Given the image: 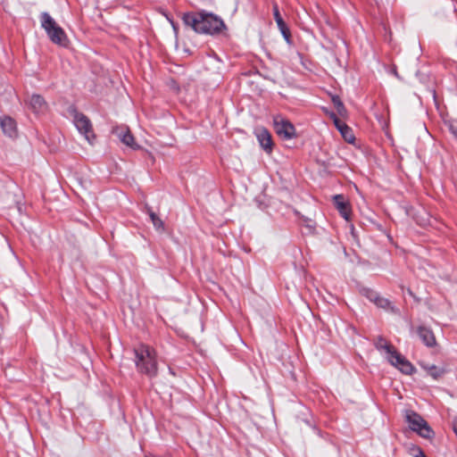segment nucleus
Returning a JSON list of instances; mask_svg holds the SVG:
<instances>
[{
	"instance_id": "nucleus-1",
	"label": "nucleus",
	"mask_w": 457,
	"mask_h": 457,
	"mask_svg": "<svg viewBox=\"0 0 457 457\" xmlns=\"http://www.w3.org/2000/svg\"><path fill=\"white\" fill-rule=\"evenodd\" d=\"M181 20L186 27L198 34L215 36L227 29L220 17L204 10L185 12Z\"/></svg>"
},
{
	"instance_id": "nucleus-2",
	"label": "nucleus",
	"mask_w": 457,
	"mask_h": 457,
	"mask_svg": "<svg viewBox=\"0 0 457 457\" xmlns=\"http://www.w3.org/2000/svg\"><path fill=\"white\" fill-rule=\"evenodd\" d=\"M137 370L152 378L158 374L156 352L146 345H140L134 349Z\"/></svg>"
},
{
	"instance_id": "nucleus-3",
	"label": "nucleus",
	"mask_w": 457,
	"mask_h": 457,
	"mask_svg": "<svg viewBox=\"0 0 457 457\" xmlns=\"http://www.w3.org/2000/svg\"><path fill=\"white\" fill-rule=\"evenodd\" d=\"M41 27L46 32L49 39L55 45L66 47L69 45L68 37L48 12H42L40 15Z\"/></svg>"
},
{
	"instance_id": "nucleus-4",
	"label": "nucleus",
	"mask_w": 457,
	"mask_h": 457,
	"mask_svg": "<svg viewBox=\"0 0 457 457\" xmlns=\"http://www.w3.org/2000/svg\"><path fill=\"white\" fill-rule=\"evenodd\" d=\"M404 418L409 424V428L419 434L423 438L431 439L435 432L428 423L416 411L411 410L405 411Z\"/></svg>"
},
{
	"instance_id": "nucleus-5",
	"label": "nucleus",
	"mask_w": 457,
	"mask_h": 457,
	"mask_svg": "<svg viewBox=\"0 0 457 457\" xmlns=\"http://www.w3.org/2000/svg\"><path fill=\"white\" fill-rule=\"evenodd\" d=\"M69 112L72 115L73 122L78 130L91 143V139L95 138V134L90 120L82 112H79L75 106H71Z\"/></svg>"
},
{
	"instance_id": "nucleus-6",
	"label": "nucleus",
	"mask_w": 457,
	"mask_h": 457,
	"mask_svg": "<svg viewBox=\"0 0 457 457\" xmlns=\"http://www.w3.org/2000/svg\"><path fill=\"white\" fill-rule=\"evenodd\" d=\"M274 129L276 133L284 139H292L295 137V128L287 119L281 115H277L273 119Z\"/></svg>"
},
{
	"instance_id": "nucleus-7",
	"label": "nucleus",
	"mask_w": 457,
	"mask_h": 457,
	"mask_svg": "<svg viewBox=\"0 0 457 457\" xmlns=\"http://www.w3.org/2000/svg\"><path fill=\"white\" fill-rule=\"evenodd\" d=\"M387 360L403 374L411 375L415 370L413 365L396 350L393 352L391 356H387Z\"/></svg>"
},
{
	"instance_id": "nucleus-8",
	"label": "nucleus",
	"mask_w": 457,
	"mask_h": 457,
	"mask_svg": "<svg viewBox=\"0 0 457 457\" xmlns=\"http://www.w3.org/2000/svg\"><path fill=\"white\" fill-rule=\"evenodd\" d=\"M416 333L426 346L434 347L436 345L435 334L430 328L424 325L418 326Z\"/></svg>"
},
{
	"instance_id": "nucleus-9",
	"label": "nucleus",
	"mask_w": 457,
	"mask_h": 457,
	"mask_svg": "<svg viewBox=\"0 0 457 457\" xmlns=\"http://www.w3.org/2000/svg\"><path fill=\"white\" fill-rule=\"evenodd\" d=\"M255 134L261 147L266 153L270 154L273 149V143L271 135L269 130L265 128H261L256 130Z\"/></svg>"
},
{
	"instance_id": "nucleus-10",
	"label": "nucleus",
	"mask_w": 457,
	"mask_h": 457,
	"mask_svg": "<svg viewBox=\"0 0 457 457\" xmlns=\"http://www.w3.org/2000/svg\"><path fill=\"white\" fill-rule=\"evenodd\" d=\"M115 133L117 137L120 138V140L126 145L127 146H129L130 148L136 150L138 149L140 146L135 142V137L131 134L130 130L126 128H119L115 130Z\"/></svg>"
},
{
	"instance_id": "nucleus-11",
	"label": "nucleus",
	"mask_w": 457,
	"mask_h": 457,
	"mask_svg": "<svg viewBox=\"0 0 457 457\" xmlns=\"http://www.w3.org/2000/svg\"><path fill=\"white\" fill-rule=\"evenodd\" d=\"M334 204L341 216L349 220L351 218V208L349 203L345 200L343 195H337L334 196Z\"/></svg>"
},
{
	"instance_id": "nucleus-12",
	"label": "nucleus",
	"mask_w": 457,
	"mask_h": 457,
	"mask_svg": "<svg viewBox=\"0 0 457 457\" xmlns=\"http://www.w3.org/2000/svg\"><path fill=\"white\" fill-rule=\"evenodd\" d=\"M273 15H274V19L277 22V25H278L282 36L284 37L285 40L287 43H290V38H291L290 30H289L287 25L286 24V22L284 21L283 18L281 17L277 4H274V6H273Z\"/></svg>"
},
{
	"instance_id": "nucleus-13",
	"label": "nucleus",
	"mask_w": 457,
	"mask_h": 457,
	"mask_svg": "<svg viewBox=\"0 0 457 457\" xmlns=\"http://www.w3.org/2000/svg\"><path fill=\"white\" fill-rule=\"evenodd\" d=\"M0 126L2 128L3 132L6 136H8L10 137H16L17 126H16L15 120L12 118H11L9 116H4L0 120Z\"/></svg>"
},
{
	"instance_id": "nucleus-14",
	"label": "nucleus",
	"mask_w": 457,
	"mask_h": 457,
	"mask_svg": "<svg viewBox=\"0 0 457 457\" xmlns=\"http://www.w3.org/2000/svg\"><path fill=\"white\" fill-rule=\"evenodd\" d=\"M29 105L32 111L36 113L45 112L47 110V103L42 96L37 94L31 96Z\"/></svg>"
},
{
	"instance_id": "nucleus-15",
	"label": "nucleus",
	"mask_w": 457,
	"mask_h": 457,
	"mask_svg": "<svg viewBox=\"0 0 457 457\" xmlns=\"http://www.w3.org/2000/svg\"><path fill=\"white\" fill-rule=\"evenodd\" d=\"M335 126L340 131L344 139L348 143H353L355 137L353 130L342 120H335Z\"/></svg>"
},
{
	"instance_id": "nucleus-16",
	"label": "nucleus",
	"mask_w": 457,
	"mask_h": 457,
	"mask_svg": "<svg viewBox=\"0 0 457 457\" xmlns=\"http://www.w3.org/2000/svg\"><path fill=\"white\" fill-rule=\"evenodd\" d=\"M421 367L435 379L441 378L445 372L444 368L437 367L434 364H422Z\"/></svg>"
},
{
	"instance_id": "nucleus-17",
	"label": "nucleus",
	"mask_w": 457,
	"mask_h": 457,
	"mask_svg": "<svg viewBox=\"0 0 457 457\" xmlns=\"http://www.w3.org/2000/svg\"><path fill=\"white\" fill-rule=\"evenodd\" d=\"M375 346L378 350H385L387 356H391L395 348L390 345L384 337H378L375 342Z\"/></svg>"
},
{
	"instance_id": "nucleus-18",
	"label": "nucleus",
	"mask_w": 457,
	"mask_h": 457,
	"mask_svg": "<svg viewBox=\"0 0 457 457\" xmlns=\"http://www.w3.org/2000/svg\"><path fill=\"white\" fill-rule=\"evenodd\" d=\"M146 212L153 222L154 227L157 230L163 231L164 230V223L163 221L158 217V215L152 211L150 207H146Z\"/></svg>"
},
{
	"instance_id": "nucleus-19",
	"label": "nucleus",
	"mask_w": 457,
	"mask_h": 457,
	"mask_svg": "<svg viewBox=\"0 0 457 457\" xmlns=\"http://www.w3.org/2000/svg\"><path fill=\"white\" fill-rule=\"evenodd\" d=\"M332 103L340 116H345L346 114L347 111L338 96H332Z\"/></svg>"
},
{
	"instance_id": "nucleus-20",
	"label": "nucleus",
	"mask_w": 457,
	"mask_h": 457,
	"mask_svg": "<svg viewBox=\"0 0 457 457\" xmlns=\"http://www.w3.org/2000/svg\"><path fill=\"white\" fill-rule=\"evenodd\" d=\"M374 303H376L377 306L384 309L388 308L390 305L389 300L383 298L379 295L376 296Z\"/></svg>"
},
{
	"instance_id": "nucleus-21",
	"label": "nucleus",
	"mask_w": 457,
	"mask_h": 457,
	"mask_svg": "<svg viewBox=\"0 0 457 457\" xmlns=\"http://www.w3.org/2000/svg\"><path fill=\"white\" fill-rule=\"evenodd\" d=\"M361 294L373 303L375 301L376 296L378 295L377 292L370 288L361 289Z\"/></svg>"
},
{
	"instance_id": "nucleus-22",
	"label": "nucleus",
	"mask_w": 457,
	"mask_h": 457,
	"mask_svg": "<svg viewBox=\"0 0 457 457\" xmlns=\"http://www.w3.org/2000/svg\"><path fill=\"white\" fill-rule=\"evenodd\" d=\"M449 129L451 133L457 138V128L454 125L451 124L449 126Z\"/></svg>"
},
{
	"instance_id": "nucleus-23",
	"label": "nucleus",
	"mask_w": 457,
	"mask_h": 457,
	"mask_svg": "<svg viewBox=\"0 0 457 457\" xmlns=\"http://www.w3.org/2000/svg\"><path fill=\"white\" fill-rule=\"evenodd\" d=\"M415 457H427L424 453V452L421 449H418V453L415 455Z\"/></svg>"
},
{
	"instance_id": "nucleus-24",
	"label": "nucleus",
	"mask_w": 457,
	"mask_h": 457,
	"mask_svg": "<svg viewBox=\"0 0 457 457\" xmlns=\"http://www.w3.org/2000/svg\"><path fill=\"white\" fill-rule=\"evenodd\" d=\"M330 118L333 120V122L335 123V120H341L337 116V114H335L334 112H331L330 113Z\"/></svg>"
},
{
	"instance_id": "nucleus-25",
	"label": "nucleus",
	"mask_w": 457,
	"mask_h": 457,
	"mask_svg": "<svg viewBox=\"0 0 457 457\" xmlns=\"http://www.w3.org/2000/svg\"><path fill=\"white\" fill-rule=\"evenodd\" d=\"M171 26L175 31L178 30V24L174 21H171Z\"/></svg>"
},
{
	"instance_id": "nucleus-26",
	"label": "nucleus",
	"mask_w": 457,
	"mask_h": 457,
	"mask_svg": "<svg viewBox=\"0 0 457 457\" xmlns=\"http://www.w3.org/2000/svg\"><path fill=\"white\" fill-rule=\"evenodd\" d=\"M453 431L457 436V421L453 423Z\"/></svg>"
},
{
	"instance_id": "nucleus-27",
	"label": "nucleus",
	"mask_w": 457,
	"mask_h": 457,
	"mask_svg": "<svg viewBox=\"0 0 457 457\" xmlns=\"http://www.w3.org/2000/svg\"><path fill=\"white\" fill-rule=\"evenodd\" d=\"M304 421H305V423H306L307 425H309L310 427H312V425L308 420H304Z\"/></svg>"
},
{
	"instance_id": "nucleus-28",
	"label": "nucleus",
	"mask_w": 457,
	"mask_h": 457,
	"mask_svg": "<svg viewBox=\"0 0 457 457\" xmlns=\"http://www.w3.org/2000/svg\"><path fill=\"white\" fill-rule=\"evenodd\" d=\"M167 19H168L169 22L171 24V21H173V20H172V19H170V18H168V17H167Z\"/></svg>"
}]
</instances>
